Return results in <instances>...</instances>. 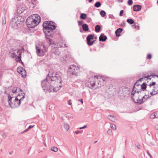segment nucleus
<instances>
[{
  "instance_id": "obj_1",
  "label": "nucleus",
  "mask_w": 158,
  "mask_h": 158,
  "mask_svg": "<svg viewBox=\"0 0 158 158\" xmlns=\"http://www.w3.org/2000/svg\"><path fill=\"white\" fill-rule=\"evenodd\" d=\"M53 22L48 21L44 22L43 24V31L48 40V42L50 45L53 47L54 45V42L48 37H52L53 35V31L55 29L56 27Z\"/></svg>"
},
{
  "instance_id": "obj_2",
  "label": "nucleus",
  "mask_w": 158,
  "mask_h": 158,
  "mask_svg": "<svg viewBox=\"0 0 158 158\" xmlns=\"http://www.w3.org/2000/svg\"><path fill=\"white\" fill-rule=\"evenodd\" d=\"M17 88L14 87L11 90V92L10 93L8 97V102L9 106L12 108H15L19 107L20 105L21 101H23L25 98V94L23 93H21V94L23 96L22 98H19V97L21 96L20 94H18L17 97H15V99L12 100L14 98V96L13 95H11L12 94H16L17 93Z\"/></svg>"
},
{
  "instance_id": "obj_3",
  "label": "nucleus",
  "mask_w": 158,
  "mask_h": 158,
  "mask_svg": "<svg viewBox=\"0 0 158 158\" xmlns=\"http://www.w3.org/2000/svg\"><path fill=\"white\" fill-rule=\"evenodd\" d=\"M47 77V79H49L51 81V83L52 85L61 83L62 81L61 77L59 75V73L52 70L49 71Z\"/></svg>"
},
{
  "instance_id": "obj_4",
  "label": "nucleus",
  "mask_w": 158,
  "mask_h": 158,
  "mask_svg": "<svg viewBox=\"0 0 158 158\" xmlns=\"http://www.w3.org/2000/svg\"><path fill=\"white\" fill-rule=\"evenodd\" d=\"M35 19H34L32 16L27 18L26 21V24L29 28H34L40 22V17L37 15H35Z\"/></svg>"
},
{
  "instance_id": "obj_5",
  "label": "nucleus",
  "mask_w": 158,
  "mask_h": 158,
  "mask_svg": "<svg viewBox=\"0 0 158 158\" xmlns=\"http://www.w3.org/2000/svg\"><path fill=\"white\" fill-rule=\"evenodd\" d=\"M51 81L49 79H47V77L43 80L42 81L41 83V86L44 90H46L49 92L52 91L51 88L52 84L51 83Z\"/></svg>"
},
{
  "instance_id": "obj_6",
  "label": "nucleus",
  "mask_w": 158,
  "mask_h": 158,
  "mask_svg": "<svg viewBox=\"0 0 158 158\" xmlns=\"http://www.w3.org/2000/svg\"><path fill=\"white\" fill-rule=\"evenodd\" d=\"M79 67L75 65H71L69 67L68 72L70 74L74 75L75 76H77L78 73L79 72Z\"/></svg>"
},
{
  "instance_id": "obj_7",
  "label": "nucleus",
  "mask_w": 158,
  "mask_h": 158,
  "mask_svg": "<svg viewBox=\"0 0 158 158\" xmlns=\"http://www.w3.org/2000/svg\"><path fill=\"white\" fill-rule=\"evenodd\" d=\"M137 83H135L133 86L132 93L131 94V98H133V97L134 96L135 94L137 93L138 94H139V95L141 96V94H143V92L141 90V85H136Z\"/></svg>"
},
{
  "instance_id": "obj_8",
  "label": "nucleus",
  "mask_w": 158,
  "mask_h": 158,
  "mask_svg": "<svg viewBox=\"0 0 158 158\" xmlns=\"http://www.w3.org/2000/svg\"><path fill=\"white\" fill-rule=\"evenodd\" d=\"M36 53L39 56H43L44 55L45 52L47 51V48L44 44L41 45V47L39 48L36 47Z\"/></svg>"
},
{
  "instance_id": "obj_9",
  "label": "nucleus",
  "mask_w": 158,
  "mask_h": 158,
  "mask_svg": "<svg viewBox=\"0 0 158 158\" xmlns=\"http://www.w3.org/2000/svg\"><path fill=\"white\" fill-rule=\"evenodd\" d=\"M25 21V19L22 16L19 15L16 17H15L14 18V21L15 22V26L16 27H19V25L22 24Z\"/></svg>"
},
{
  "instance_id": "obj_10",
  "label": "nucleus",
  "mask_w": 158,
  "mask_h": 158,
  "mask_svg": "<svg viewBox=\"0 0 158 158\" xmlns=\"http://www.w3.org/2000/svg\"><path fill=\"white\" fill-rule=\"evenodd\" d=\"M22 52L20 49L14 50L11 54V56L14 58H15L16 60L19 58L20 56L21 57Z\"/></svg>"
},
{
  "instance_id": "obj_11",
  "label": "nucleus",
  "mask_w": 158,
  "mask_h": 158,
  "mask_svg": "<svg viewBox=\"0 0 158 158\" xmlns=\"http://www.w3.org/2000/svg\"><path fill=\"white\" fill-rule=\"evenodd\" d=\"M94 34H90L88 35L86 38L87 43L89 46L92 45L95 40L91 41L94 39Z\"/></svg>"
},
{
  "instance_id": "obj_12",
  "label": "nucleus",
  "mask_w": 158,
  "mask_h": 158,
  "mask_svg": "<svg viewBox=\"0 0 158 158\" xmlns=\"http://www.w3.org/2000/svg\"><path fill=\"white\" fill-rule=\"evenodd\" d=\"M18 72L20 74L22 77L23 78H25L26 76V72L25 69L23 67H19L17 69Z\"/></svg>"
},
{
  "instance_id": "obj_13",
  "label": "nucleus",
  "mask_w": 158,
  "mask_h": 158,
  "mask_svg": "<svg viewBox=\"0 0 158 158\" xmlns=\"http://www.w3.org/2000/svg\"><path fill=\"white\" fill-rule=\"evenodd\" d=\"M151 97V96H148V97H147L146 99H145L144 100V99H143L142 98L139 99V97H138V98L136 99V100H135V99L133 97L132 98L133 99V100L135 103H137L139 104H141L142 103H143L145 101H146V100H147L148 99Z\"/></svg>"
},
{
  "instance_id": "obj_14",
  "label": "nucleus",
  "mask_w": 158,
  "mask_h": 158,
  "mask_svg": "<svg viewBox=\"0 0 158 158\" xmlns=\"http://www.w3.org/2000/svg\"><path fill=\"white\" fill-rule=\"evenodd\" d=\"M85 84L86 87L91 89L95 85V83L94 81H91L89 80L86 82Z\"/></svg>"
},
{
  "instance_id": "obj_15",
  "label": "nucleus",
  "mask_w": 158,
  "mask_h": 158,
  "mask_svg": "<svg viewBox=\"0 0 158 158\" xmlns=\"http://www.w3.org/2000/svg\"><path fill=\"white\" fill-rule=\"evenodd\" d=\"M150 94L151 96L156 95L158 93V84H156V86L153 87L152 90L150 92Z\"/></svg>"
},
{
  "instance_id": "obj_16",
  "label": "nucleus",
  "mask_w": 158,
  "mask_h": 158,
  "mask_svg": "<svg viewBox=\"0 0 158 158\" xmlns=\"http://www.w3.org/2000/svg\"><path fill=\"white\" fill-rule=\"evenodd\" d=\"M25 9L24 8L21 6H18L17 9V12L18 14H20L23 12Z\"/></svg>"
},
{
  "instance_id": "obj_17",
  "label": "nucleus",
  "mask_w": 158,
  "mask_h": 158,
  "mask_svg": "<svg viewBox=\"0 0 158 158\" xmlns=\"http://www.w3.org/2000/svg\"><path fill=\"white\" fill-rule=\"evenodd\" d=\"M142 8L141 6L136 5L133 6V10L135 11H138L140 10Z\"/></svg>"
},
{
  "instance_id": "obj_18",
  "label": "nucleus",
  "mask_w": 158,
  "mask_h": 158,
  "mask_svg": "<svg viewBox=\"0 0 158 158\" xmlns=\"http://www.w3.org/2000/svg\"><path fill=\"white\" fill-rule=\"evenodd\" d=\"M99 39L100 41L104 42L106 40L107 38L106 36L104 34H101L99 36Z\"/></svg>"
},
{
  "instance_id": "obj_19",
  "label": "nucleus",
  "mask_w": 158,
  "mask_h": 158,
  "mask_svg": "<svg viewBox=\"0 0 158 158\" xmlns=\"http://www.w3.org/2000/svg\"><path fill=\"white\" fill-rule=\"evenodd\" d=\"M147 86V85L145 82L143 83V84L141 85V90L143 92V94H144V91H146Z\"/></svg>"
},
{
  "instance_id": "obj_20",
  "label": "nucleus",
  "mask_w": 158,
  "mask_h": 158,
  "mask_svg": "<svg viewBox=\"0 0 158 158\" xmlns=\"http://www.w3.org/2000/svg\"><path fill=\"white\" fill-rule=\"evenodd\" d=\"M52 52L54 53L56 55H59L60 52L57 50V48L54 47L52 49Z\"/></svg>"
},
{
  "instance_id": "obj_21",
  "label": "nucleus",
  "mask_w": 158,
  "mask_h": 158,
  "mask_svg": "<svg viewBox=\"0 0 158 158\" xmlns=\"http://www.w3.org/2000/svg\"><path fill=\"white\" fill-rule=\"evenodd\" d=\"M123 31V29L121 28H118L115 31L116 36L117 37H119L121 35L120 33H121Z\"/></svg>"
},
{
  "instance_id": "obj_22",
  "label": "nucleus",
  "mask_w": 158,
  "mask_h": 158,
  "mask_svg": "<svg viewBox=\"0 0 158 158\" xmlns=\"http://www.w3.org/2000/svg\"><path fill=\"white\" fill-rule=\"evenodd\" d=\"M82 27L83 30L85 31H88L89 30V27L88 25L85 23L82 25Z\"/></svg>"
},
{
  "instance_id": "obj_23",
  "label": "nucleus",
  "mask_w": 158,
  "mask_h": 158,
  "mask_svg": "<svg viewBox=\"0 0 158 158\" xmlns=\"http://www.w3.org/2000/svg\"><path fill=\"white\" fill-rule=\"evenodd\" d=\"M112 122H114L115 120V117L114 115H109L107 117Z\"/></svg>"
},
{
  "instance_id": "obj_24",
  "label": "nucleus",
  "mask_w": 158,
  "mask_h": 158,
  "mask_svg": "<svg viewBox=\"0 0 158 158\" xmlns=\"http://www.w3.org/2000/svg\"><path fill=\"white\" fill-rule=\"evenodd\" d=\"M153 87H154L150 86L149 85H147L146 91H147L148 93H149L153 89Z\"/></svg>"
},
{
  "instance_id": "obj_25",
  "label": "nucleus",
  "mask_w": 158,
  "mask_h": 158,
  "mask_svg": "<svg viewBox=\"0 0 158 158\" xmlns=\"http://www.w3.org/2000/svg\"><path fill=\"white\" fill-rule=\"evenodd\" d=\"M101 29V26L99 25H96L95 27V31L96 32H99Z\"/></svg>"
},
{
  "instance_id": "obj_26",
  "label": "nucleus",
  "mask_w": 158,
  "mask_h": 158,
  "mask_svg": "<svg viewBox=\"0 0 158 158\" xmlns=\"http://www.w3.org/2000/svg\"><path fill=\"white\" fill-rule=\"evenodd\" d=\"M80 18L82 19H85L87 18L86 14L85 13H81V14Z\"/></svg>"
},
{
  "instance_id": "obj_27",
  "label": "nucleus",
  "mask_w": 158,
  "mask_h": 158,
  "mask_svg": "<svg viewBox=\"0 0 158 158\" xmlns=\"http://www.w3.org/2000/svg\"><path fill=\"white\" fill-rule=\"evenodd\" d=\"M151 76L150 75V76H147L144 77L142 78H140L137 81H138V82H141L142 80H143L144 78H147L148 79H149V80H150L151 79V78H150V77Z\"/></svg>"
},
{
  "instance_id": "obj_28",
  "label": "nucleus",
  "mask_w": 158,
  "mask_h": 158,
  "mask_svg": "<svg viewBox=\"0 0 158 158\" xmlns=\"http://www.w3.org/2000/svg\"><path fill=\"white\" fill-rule=\"evenodd\" d=\"M127 22L130 24H132L134 23V21L132 19H128L127 20Z\"/></svg>"
},
{
  "instance_id": "obj_29",
  "label": "nucleus",
  "mask_w": 158,
  "mask_h": 158,
  "mask_svg": "<svg viewBox=\"0 0 158 158\" xmlns=\"http://www.w3.org/2000/svg\"><path fill=\"white\" fill-rule=\"evenodd\" d=\"M64 126L66 130L67 131L68 130L69 128V125L67 123H64Z\"/></svg>"
},
{
  "instance_id": "obj_30",
  "label": "nucleus",
  "mask_w": 158,
  "mask_h": 158,
  "mask_svg": "<svg viewBox=\"0 0 158 158\" xmlns=\"http://www.w3.org/2000/svg\"><path fill=\"white\" fill-rule=\"evenodd\" d=\"M101 6V3L99 2H96L94 4V6L97 8Z\"/></svg>"
},
{
  "instance_id": "obj_31",
  "label": "nucleus",
  "mask_w": 158,
  "mask_h": 158,
  "mask_svg": "<svg viewBox=\"0 0 158 158\" xmlns=\"http://www.w3.org/2000/svg\"><path fill=\"white\" fill-rule=\"evenodd\" d=\"M100 14L102 17H104L106 15V13L105 11L102 10L100 12Z\"/></svg>"
},
{
  "instance_id": "obj_32",
  "label": "nucleus",
  "mask_w": 158,
  "mask_h": 158,
  "mask_svg": "<svg viewBox=\"0 0 158 158\" xmlns=\"http://www.w3.org/2000/svg\"><path fill=\"white\" fill-rule=\"evenodd\" d=\"M52 85V88H51V89H52V92H57L59 89H56V88H54L53 85Z\"/></svg>"
},
{
  "instance_id": "obj_33",
  "label": "nucleus",
  "mask_w": 158,
  "mask_h": 158,
  "mask_svg": "<svg viewBox=\"0 0 158 158\" xmlns=\"http://www.w3.org/2000/svg\"><path fill=\"white\" fill-rule=\"evenodd\" d=\"M51 150L52 151L56 152L58 151V148L55 147H53L51 148Z\"/></svg>"
},
{
  "instance_id": "obj_34",
  "label": "nucleus",
  "mask_w": 158,
  "mask_h": 158,
  "mask_svg": "<svg viewBox=\"0 0 158 158\" xmlns=\"http://www.w3.org/2000/svg\"><path fill=\"white\" fill-rule=\"evenodd\" d=\"M110 127L114 130H115L116 129V126L114 124H111Z\"/></svg>"
},
{
  "instance_id": "obj_35",
  "label": "nucleus",
  "mask_w": 158,
  "mask_h": 158,
  "mask_svg": "<svg viewBox=\"0 0 158 158\" xmlns=\"http://www.w3.org/2000/svg\"><path fill=\"white\" fill-rule=\"evenodd\" d=\"M150 117L151 118L153 119L154 118H157L158 117H156V115L155 114H151Z\"/></svg>"
},
{
  "instance_id": "obj_36",
  "label": "nucleus",
  "mask_w": 158,
  "mask_h": 158,
  "mask_svg": "<svg viewBox=\"0 0 158 158\" xmlns=\"http://www.w3.org/2000/svg\"><path fill=\"white\" fill-rule=\"evenodd\" d=\"M16 60L17 62H21V63H22V64H23V62L21 60V57H20L19 58H18V59H17V60Z\"/></svg>"
},
{
  "instance_id": "obj_37",
  "label": "nucleus",
  "mask_w": 158,
  "mask_h": 158,
  "mask_svg": "<svg viewBox=\"0 0 158 158\" xmlns=\"http://www.w3.org/2000/svg\"><path fill=\"white\" fill-rule=\"evenodd\" d=\"M6 24V20L5 18H2V24L5 25Z\"/></svg>"
},
{
  "instance_id": "obj_38",
  "label": "nucleus",
  "mask_w": 158,
  "mask_h": 158,
  "mask_svg": "<svg viewBox=\"0 0 158 158\" xmlns=\"http://www.w3.org/2000/svg\"><path fill=\"white\" fill-rule=\"evenodd\" d=\"M127 3L129 5H131L133 3V1L132 0H128Z\"/></svg>"
},
{
  "instance_id": "obj_39",
  "label": "nucleus",
  "mask_w": 158,
  "mask_h": 158,
  "mask_svg": "<svg viewBox=\"0 0 158 158\" xmlns=\"http://www.w3.org/2000/svg\"><path fill=\"white\" fill-rule=\"evenodd\" d=\"M132 27H133V28L136 29L137 30L139 29V26L135 25V24L132 25Z\"/></svg>"
},
{
  "instance_id": "obj_40",
  "label": "nucleus",
  "mask_w": 158,
  "mask_h": 158,
  "mask_svg": "<svg viewBox=\"0 0 158 158\" xmlns=\"http://www.w3.org/2000/svg\"><path fill=\"white\" fill-rule=\"evenodd\" d=\"M141 96H142V98L143 99H144V100H145V99H146V98H146V97H145L147 96V95H143L142 94H141ZM138 95L139 96V97H140V96L139 95V94H138Z\"/></svg>"
},
{
  "instance_id": "obj_41",
  "label": "nucleus",
  "mask_w": 158,
  "mask_h": 158,
  "mask_svg": "<svg viewBox=\"0 0 158 158\" xmlns=\"http://www.w3.org/2000/svg\"><path fill=\"white\" fill-rule=\"evenodd\" d=\"M156 84V82H150L149 85L150 86L152 87V86L155 85Z\"/></svg>"
},
{
  "instance_id": "obj_42",
  "label": "nucleus",
  "mask_w": 158,
  "mask_h": 158,
  "mask_svg": "<svg viewBox=\"0 0 158 158\" xmlns=\"http://www.w3.org/2000/svg\"><path fill=\"white\" fill-rule=\"evenodd\" d=\"M2 136L3 138L5 139L6 138V135L5 133H3L2 134Z\"/></svg>"
},
{
  "instance_id": "obj_43",
  "label": "nucleus",
  "mask_w": 158,
  "mask_h": 158,
  "mask_svg": "<svg viewBox=\"0 0 158 158\" xmlns=\"http://www.w3.org/2000/svg\"><path fill=\"white\" fill-rule=\"evenodd\" d=\"M125 25H126L125 23L123 21L121 23V26L122 27H124L125 26Z\"/></svg>"
},
{
  "instance_id": "obj_44",
  "label": "nucleus",
  "mask_w": 158,
  "mask_h": 158,
  "mask_svg": "<svg viewBox=\"0 0 158 158\" xmlns=\"http://www.w3.org/2000/svg\"><path fill=\"white\" fill-rule=\"evenodd\" d=\"M123 12H124V10H121L120 12V13H119V16H122L123 15Z\"/></svg>"
},
{
  "instance_id": "obj_45",
  "label": "nucleus",
  "mask_w": 158,
  "mask_h": 158,
  "mask_svg": "<svg viewBox=\"0 0 158 158\" xmlns=\"http://www.w3.org/2000/svg\"><path fill=\"white\" fill-rule=\"evenodd\" d=\"M152 58V55L151 54H148L147 56V58L150 59Z\"/></svg>"
},
{
  "instance_id": "obj_46",
  "label": "nucleus",
  "mask_w": 158,
  "mask_h": 158,
  "mask_svg": "<svg viewBox=\"0 0 158 158\" xmlns=\"http://www.w3.org/2000/svg\"><path fill=\"white\" fill-rule=\"evenodd\" d=\"M83 22L82 21H78V24L79 25H81L82 23Z\"/></svg>"
},
{
  "instance_id": "obj_47",
  "label": "nucleus",
  "mask_w": 158,
  "mask_h": 158,
  "mask_svg": "<svg viewBox=\"0 0 158 158\" xmlns=\"http://www.w3.org/2000/svg\"><path fill=\"white\" fill-rule=\"evenodd\" d=\"M109 17L111 19H114V16L112 15H110L109 16Z\"/></svg>"
},
{
  "instance_id": "obj_48",
  "label": "nucleus",
  "mask_w": 158,
  "mask_h": 158,
  "mask_svg": "<svg viewBox=\"0 0 158 158\" xmlns=\"http://www.w3.org/2000/svg\"><path fill=\"white\" fill-rule=\"evenodd\" d=\"M87 127V126L86 125H85L84 126L82 127H80L79 128V129H84V128H86Z\"/></svg>"
},
{
  "instance_id": "obj_49",
  "label": "nucleus",
  "mask_w": 158,
  "mask_h": 158,
  "mask_svg": "<svg viewBox=\"0 0 158 158\" xmlns=\"http://www.w3.org/2000/svg\"><path fill=\"white\" fill-rule=\"evenodd\" d=\"M81 133V131L77 130L75 131V133L76 134H78Z\"/></svg>"
},
{
  "instance_id": "obj_50",
  "label": "nucleus",
  "mask_w": 158,
  "mask_h": 158,
  "mask_svg": "<svg viewBox=\"0 0 158 158\" xmlns=\"http://www.w3.org/2000/svg\"><path fill=\"white\" fill-rule=\"evenodd\" d=\"M149 145H151V146L154 145V143L153 142H151L149 143Z\"/></svg>"
},
{
  "instance_id": "obj_51",
  "label": "nucleus",
  "mask_w": 158,
  "mask_h": 158,
  "mask_svg": "<svg viewBox=\"0 0 158 158\" xmlns=\"http://www.w3.org/2000/svg\"><path fill=\"white\" fill-rule=\"evenodd\" d=\"M34 127V126H32V125H30L29 126L28 128V129H30Z\"/></svg>"
},
{
  "instance_id": "obj_52",
  "label": "nucleus",
  "mask_w": 158,
  "mask_h": 158,
  "mask_svg": "<svg viewBox=\"0 0 158 158\" xmlns=\"http://www.w3.org/2000/svg\"><path fill=\"white\" fill-rule=\"evenodd\" d=\"M155 128L156 130H158V125H156L155 126Z\"/></svg>"
},
{
  "instance_id": "obj_53",
  "label": "nucleus",
  "mask_w": 158,
  "mask_h": 158,
  "mask_svg": "<svg viewBox=\"0 0 158 158\" xmlns=\"http://www.w3.org/2000/svg\"><path fill=\"white\" fill-rule=\"evenodd\" d=\"M68 102V104L69 105H71V102L70 100H69Z\"/></svg>"
},
{
  "instance_id": "obj_54",
  "label": "nucleus",
  "mask_w": 158,
  "mask_h": 158,
  "mask_svg": "<svg viewBox=\"0 0 158 158\" xmlns=\"http://www.w3.org/2000/svg\"><path fill=\"white\" fill-rule=\"evenodd\" d=\"M87 20H88V22H90L91 21V19L90 18H88Z\"/></svg>"
},
{
  "instance_id": "obj_55",
  "label": "nucleus",
  "mask_w": 158,
  "mask_h": 158,
  "mask_svg": "<svg viewBox=\"0 0 158 158\" xmlns=\"http://www.w3.org/2000/svg\"><path fill=\"white\" fill-rule=\"evenodd\" d=\"M79 101H80V102H81V103H83V99H80Z\"/></svg>"
},
{
  "instance_id": "obj_56",
  "label": "nucleus",
  "mask_w": 158,
  "mask_h": 158,
  "mask_svg": "<svg viewBox=\"0 0 158 158\" xmlns=\"http://www.w3.org/2000/svg\"><path fill=\"white\" fill-rule=\"evenodd\" d=\"M100 77V76H94V78H97L98 79L99 78L101 79V78L100 77Z\"/></svg>"
},
{
  "instance_id": "obj_57",
  "label": "nucleus",
  "mask_w": 158,
  "mask_h": 158,
  "mask_svg": "<svg viewBox=\"0 0 158 158\" xmlns=\"http://www.w3.org/2000/svg\"><path fill=\"white\" fill-rule=\"evenodd\" d=\"M111 132V130L110 129H109L107 131L108 133H110Z\"/></svg>"
},
{
  "instance_id": "obj_58",
  "label": "nucleus",
  "mask_w": 158,
  "mask_h": 158,
  "mask_svg": "<svg viewBox=\"0 0 158 158\" xmlns=\"http://www.w3.org/2000/svg\"><path fill=\"white\" fill-rule=\"evenodd\" d=\"M135 83H137L136 84V85H140L139 84V82H138L137 81Z\"/></svg>"
},
{
  "instance_id": "obj_59",
  "label": "nucleus",
  "mask_w": 158,
  "mask_h": 158,
  "mask_svg": "<svg viewBox=\"0 0 158 158\" xmlns=\"http://www.w3.org/2000/svg\"><path fill=\"white\" fill-rule=\"evenodd\" d=\"M137 148H138V149H140V145H137Z\"/></svg>"
},
{
  "instance_id": "obj_60",
  "label": "nucleus",
  "mask_w": 158,
  "mask_h": 158,
  "mask_svg": "<svg viewBox=\"0 0 158 158\" xmlns=\"http://www.w3.org/2000/svg\"><path fill=\"white\" fill-rule=\"evenodd\" d=\"M117 1L120 2H123V0H118Z\"/></svg>"
},
{
  "instance_id": "obj_61",
  "label": "nucleus",
  "mask_w": 158,
  "mask_h": 158,
  "mask_svg": "<svg viewBox=\"0 0 158 158\" xmlns=\"http://www.w3.org/2000/svg\"><path fill=\"white\" fill-rule=\"evenodd\" d=\"M147 153L149 155V156L150 157H151V155L150 154V153H149V152H148V151H147Z\"/></svg>"
},
{
  "instance_id": "obj_62",
  "label": "nucleus",
  "mask_w": 158,
  "mask_h": 158,
  "mask_svg": "<svg viewBox=\"0 0 158 158\" xmlns=\"http://www.w3.org/2000/svg\"><path fill=\"white\" fill-rule=\"evenodd\" d=\"M152 76H154V77H158V75H152ZM157 84H158V83Z\"/></svg>"
},
{
  "instance_id": "obj_63",
  "label": "nucleus",
  "mask_w": 158,
  "mask_h": 158,
  "mask_svg": "<svg viewBox=\"0 0 158 158\" xmlns=\"http://www.w3.org/2000/svg\"><path fill=\"white\" fill-rule=\"evenodd\" d=\"M80 31L81 32H82L83 31H82L81 30V29H80Z\"/></svg>"
},
{
  "instance_id": "obj_64",
  "label": "nucleus",
  "mask_w": 158,
  "mask_h": 158,
  "mask_svg": "<svg viewBox=\"0 0 158 158\" xmlns=\"http://www.w3.org/2000/svg\"><path fill=\"white\" fill-rule=\"evenodd\" d=\"M93 0H89V2H91Z\"/></svg>"
}]
</instances>
